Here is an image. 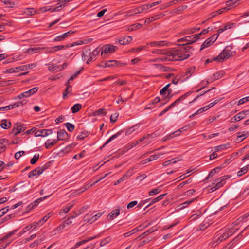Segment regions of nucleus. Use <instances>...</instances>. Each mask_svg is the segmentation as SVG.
<instances>
[{
	"mask_svg": "<svg viewBox=\"0 0 249 249\" xmlns=\"http://www.w3.org/2000/svg\"><path fill=\"white\" fill-rule=\"evenodd\" d=\"M189 47L184 46L168 49H155L153 53L163 55L161 59L164 61H182L189 57Z\"/></svg>",
	"mask_w": 249,
	"mask_h": 249,
	"instance_id": "f257e3e1",
	"label": "nucleus"
},
{
	"mask_svg": "<svg viewBox=\"0 0 249 249\" xmlns=\"http://www.w3.org/2000/svg\"><path fill=\"white\" fill-rule=\"evenodd\" d=\"M193 91H190L189 92H186L184 94L181 96L179 98L177 99L175 101L171 104L168 107H167L165 109L162 110L159 114V116H161L166 112H167L169 109H171L173 107H174L176 105L178 104L180 101L184 100L186 97L189 96L192 93H193Z\"/></svg>",
	"mask_w": 249,
	"mask_h": 249,
	"instance_id": "f03ea898",
	"label": "nucleus"
},
{
	"mask_svg": "<svg viewBox=\"0 0 249 249\" xmlns=\"http://www.w3.org/2000/svg\"><path fill=\"white\" fill-rule=\"evenodd\" d=\"M226 178L224 176L219 178L213 182L212 184L209 186V191L213 192L221 187L223 186L225 183Z\"/></svg>",
	"mask_w": 249,
	"mask_h": 249,
	"instance_id": "7ed1b4c3",
	"label": "nucleus"
},
{
	"mask_svg": "<svg viewBox=\"0 0 249 249\" xmlns=\"http://www.w3.org/2000/svg\"><path fill=\"white\" fill-rule=\"evenodd\" d=\"M118 49L117 46L111 44H106L101 48V56L104 58L107 54H112Z\"/></svg>",
	"mask_w": 249,
	"mask_h": 249,
	"instance_id": "20e7f679",
	"label": "nucleus"
},
{
	"mask_svg": "<svg viewBox=\"0 0 249 249\" xmlns=\"http://www.w3.org/2000/svg\"><path fill=\"white\" fill-rule=\"evenodd\" d=\"M187 38L188 39V42L187 43H182V44H178L177 47H180L181 46H184L185 47H188L189 48L188 50H187V51H189L190 52L189 54V57L190 56L191 54L192 53V47L190 46H189V44H192L195 42H196L197 40L199 39V37L197 36L196 35H192V36H187Z\"/></svg>",
	"mask_w": 249,
	"mask_h": 249,
	"instance_id": "39448f33",
	"label": "nucleus"
},
{
	"mask_svg": "<svg viewBox=\"0 0 249 249\" xmlns=\"http://www.w3.org/2000/svg\"><path fill=\"white\" fill-rule=\"evenodd\" d=\"M229 237V233L227 232H220L218 233L213 239L212 246H216L222 241L225 240Z\"/></svg>",
	"mask_w": 249,
	"mask_h": 249,
	"instance_id": "423d86ee",
	"label": "nucleus"
},
{
	"mask_svg": "<svg viewBox=\"0 0 249 249\" xmlns=\"http://www.w3.org/2000/svg\"><path fill=\"white\" fill-rule=\"evenodd\" d=\"M230 52V50L226 48L217 56L215 57L214 60L218 62H222L225 59H228L231 56Z\"/></svg>",
	"mask_w": 249,
	"mask_h": 249,
	"instance_id": "0eeeda50",
	"label": "nucleus"
},
{
	"mask_svg": "<svg viewBox=\"0 0 249 249\" xmlns=\"http://www.w3.org/2000/svg\"><path fill=\"white\" fill-rule=\"evenodd\" d=\"M218 37V34H214L211 37L207 38L201 45L200 51L211 45L215 41Z\"/></svg>",
	"mask_w": 249,
	"mask_h": 249,
	"instance_id": "6e6552de",
	"label": "nucleus"
},
{
	"mask_svg": "<svg viewBox=\"0 0 249 249\" xmlns=\"http://www.w3.org/2000/svg\"><path fill=\"white\" fill-rule=\"evenodd\" d=\"M101 51V48L100 47H97L95 49L91 51L90 50V56L89 58L87 59V61L86 62L87 64H89L92 61L94 60L95 57L99 55L100 52Z\"/></svg>",
	"mask_w": 249,
	"mask_h": 249,
	"instance_id": "1a4fd4ad",
	"label": "nucleus"
},
{
	"mask_svg": "<svg viewBox=\"0 0 249 249\" xmlns=\"http://www.w3.org/2000/svg\"><path fill=\"white\" fill-rule=\"evenodd\" d=\"M52 133V129H39L35 133V136L44 137Z\"/></svg>",
	"mask_w": 249,
	"mask_h": 249,
	"instance_id": "9d476101",
	"label": "nucleus"
},
{
	"mask_svg": "<svg viewBox=\"0 0 249 249\" xmlns=\"http://www.w3.org/2000/svg\"><path fill=\"white\" fill-rule=\"evenodd\" d=\"M57 133L58 141H66L69 139V135L65 130L61 129L58 131Z\"/></svg>",
	"mask_w": 249,
	"mask_h": 249,
	"instance_id": "9b49d317",
	"label": "nucleus"
},
{
	"mask_svg": "<svg viewBox=\"0 0 249 249\" xmlns=\"http://www.w3.org/2000/svg\"><path fill=\"white\" fill-rule=\"evenodd\" d=\"M146 7V6H144V5H142L139 7L138 8H137L136 9H134L133 10H134L135 11V13H134V14H129V13H130L132 11H129L127 12L128 14L126 15V16L128 17V16H133L134 15H136L138 13H142L143 11H144L145 10H147V8Z\"/></svg>",
	"mask_w": 249,
	"mask_h": 249,
	"instance_id": "f8f14e48",
	"label": "nucleus"
},
{
	"mask_svg": "<svg viewBox=\"0 0 249 249\" xmlns=\"http://www.w3.org/2000/svg\"><path fill=\"white\" fill-rule=\"evenodd\" d=\"M132 40V37L130 36H124L123 38H120L118 39V43L122 45L129 44Z\"/></svg>",
	"mask_w": 249,
	"mask_h": 249,
	"instance_id": "ddd939ff",
	"label": "nucleus"
},
{
	"mask_svg": "<svg viewBox=\"0 0 249 249\" xmlns=\"http://www.w3.org/2000/svg\"><path fill=\"white\" fill-rule=\"evenodd\" d=\"M8 142L9 140L7 139H0V153H2L5 151Z\"/></svg>",
	"mask_w": 249,
	"mask_h": 249,
	"instance_id": "4468645a",
	"label": "nucleus"
},
{
	"mask_svg": "<svg viewBox=\"0 0 249 249\" xmlns=\"http://www.w3.org/2000/svg\"><path fill=\"white\" fill-rule=\"evenodd\" d=\"M82 59L83 60L87 61L90 56V49L89 47L86 48L81 53Z\"/></svg>",
	"mask_w": 249,
	"mask_h": 249,
	"instance_id": "2eb2a0df",
	"label": "nucleus"
},
{
	"mask_svg": "<svg viewBox=\"0 0 249 249\" xmlns=\"http://www.w3.org/2000/svg\"><path fill=\"white\" fill-rule=\"evenodd\" d=\"M43 172V169H41V167H38L35 169L28 173V178H31L36 175H39Z\"/></svg>",
	"mask_w": 249,
	"mask_h": 249,
	"instance_id": "dca6fc26",
	"label": "nucleus"
},
{
	"mask_svg": "<svg viewBox=\"0 0 249 249\" xmlns=\"http://www.w3.org/2000/svg\"><path fill=\"white\" fill-rule=\"evenodd\" d=\"M74 33V32H72L71 31H70L67 33H64L61 36H57L55 39H54V41H61L68 36H70L71 35Z\"/></svg>",
	"mask_w": 249,
	"mask_h": 249,
	"instance_id": "f3484780",
	"label": "nucleus"
},
{
	"mask_svg": "<svg viewBox=\"0 0 249 249\" xmlns=\"http://www.w3.org/2000/svg\"><path fill=\"white\" fill-rule=\"evenodd\" d=\"M147 45H151L153 47H160L164 46L166 45V41H159L151 42L147 43Z\"/></svg>",
	"mask_w": 249,
	"mask_h": 249,
	"instance_id": "a211bd4d",
	"label": "nucleus"
},
{
	"mask_svg": "<svg viewBox=\"0 0 249 249\" xmlns=\"http://www.w3.org/2000/svg\"><path fill=\"white\" fill-rule=\"evenodd\" d=\"M166 195V194H161V195L159 196L158 197L153 199L152 200V201L150 202V203L147 206H146L145 207V208L144 209V210H145L146 208H148V207H149L150 205H152L153 204H154L156 202H157L159 201L160 200H162Z\"/></svg>",
	"mask_w": 249,
	"mask_h": 249,
	"instance_id": "6ab92c4d",
	"label": "nucleus"
},
{
	"mask_svg": "<svg viewBox=\"0 0 249 249\" xmlns=\"http://www.w3.org/2000/svg\"><path fill=\"white\" fill-rule=\"evenodd\" d=\"M120 214L119 209H115L109 213L107 218L109 220H111Z\"/></svg>",
	"mask_w": 249,
	"mask_h": 249,
	"instance_id": "aec40b11",
	"label": "nucleus"
},
{
	"mask_svg": "<svg viewBox=\"0 0 249 249\" xmlns=\"http://www.w3.org/2000/svg\"><path fill=\"white\" fill-rule=\"evenodd\" d=\"M58 141L57 139L53 140L51 141L50 140H48L45 143V146L46 149H50L52 146L56 144L58 142Z\"/></svg>",
	"mask_w": 249,
	"mask_h": 249,
	"instance_id": "412c9836",
	"label": "nucleus"
},
{
	"mask_svg": "<svg viewBox=\"0 0 249 249\" xmlns=\"http://www.w3.org/2000/svg\"><path fill=\"white\" fill-rule=\"evenodd\" d=\"M249 113V110H243L237 114L235 116L237 119L238 120V121H240L244 119L246 115L248 114Z\"/></svg>",
	"mask_w": 249,
	"mask_h": 249,
	"instance_id": "4be33fe9",
	"label": "nucleus"
},
{
	"mask_svg": "<svg viewBox=\"0 0 249 249\" xmlns=\"http://www.w3.org/2000/svg\"><path fill=\"white\" fill-rule=\"evenodd\" d=\"M38 90V87H34L32 89H30V90L24 92L25 95H26V98L34 94Z\"/></svg>",
	"mask_w": 249,
	"mask_h": 249,
	"instance_id": "5701e85b",
	"label": "nucleus"
},
{
	"mask_svg": "<svg viewBox=\"0 0 249 249\" xmlns=\"http://www.w3.org/2000/svg\"><path fill=\"white\" fill-rule=\"evenodd\" d=\"M140 126V124H137L127 129L125 132V135H128L131 134Z\"/></svg>",
	"mask_w": 249,
	"mask_h": 249,
	"instance_id": "b1692460",
	"label": "nucleus"
},
{
	"mask_svg": "<svg viewBox=\"0 0 249 249\" xmlns=\"http://www.w3.org/2000/svg\"><path fill=\"white\" fill-rule=\"evenodd\" d=\"M123 132V130H121L118 131L117 133L111 136L106 142V143L104 144V146L107 144L109 142H110L112 140H114L115 138H117L118 136H119L120 135L122 134V133Z\"/></svg>",
	"mask_w": 249,
	"mask_h": 249,
	"instance_id": "393cba45",
	"label": "nucleus"
},
{
	"mask_svg": "<svg viewBox=\"0 0 249 249\" xmlns=\"http://www.w3.org/2000/svg\"><path fill=\"white\" fill-rule=\"evenodd\" d=\"M60 65H52L48 67V70L50 71L56 72L60 71Z\"/></svg>",
	"mask_w": 249,
	"mask_h": 249,
	"instance_id": "a878e982",
	"label": "nucleus"
},
{
	"mask_svg": "<svg viewBox=\"0 0 249 249\" xmlns=\"http://www.w3.org/2000/svg\"><path fill=\"white\" fill-rule=\"evenodd\" d=\"M42 48L39 47H34L29 48L27 52L30 54H34L36 53L39 52Z\"/></svg>",
	"mask_w": 249,
	"mask_h": 249,
	"instance_id": "bb28decb",
	"label": "nucleus"
},
{
	"mask_svg": "<svg viewBox=\"0 0 249 249\" xmlns=\"http://www.w3.org/2000/svg\"><path fill=\"white\" fill-rule=\"evenodd\" d=\"M11 125V123L9 121H7L6 120L4 119L1 121L0 126L4 129H7L9 128Z\"/></svg>",
	"mask_w": 249,
	"mask_h": 249,
	"instance_id": "cd10ccee",
	"label": "nucleus"
},
{
	"mask_svg": "<svg viewBox=\"0 0 249 249\" xmlns=\"http://www.w3.org/2000/svg\"><path fill=\"white\" fill-rule=\"evenodd\" d=\"M195 70L196 68L195 67H191L187 68L185 73L187 77H190L195 72Z\"/></svg>",
	"mask_w": 249,
	"mask_h": 249,
	"instance_id": "c85d7f7f",
	"label": "nucleus"
},
{
	"mask_svg": "<svg viewBox=\"0 0 249 249\" xmlns=\"http://www.w3.org/2000/svg\"><path fill=\"white\" fill-rule=\"evenodd\" d=\"M82 108V105L80 104H76L71 108L72 113H75Z\"/></svg>",
	"mask_w": 249,
	"mask_h": 249,
	"instance_id": "c756f323",
	"label": "nucleus"
},
{
	"mask_svg": "<svg viewBox=\"0 0 249 249\" xmlns=\"http://www.w3.org/2000/svg\"><path fill=\"white\" fill-rule=\"evenodd\" d=\"M107 113L106 110L104 108H100L93 113V115L95 116H99L101 115H105Z\"/></svg>",
	"mask_w": 249,
	"mask_h": 249,
	"instance_id": "7c9ffc66",
	"label": "nucleus"
},
{
	"mask_svg": "<svg viewBox=\"0 0 249 249\" xmlns=\"http://www.w3.org/2000/svg\"><path fill=\"white\" fill-rule=\"evenodd\" d=\"M18 231L17 229H15L13 230V231L10 232L8 234H7L6 235L3 237V238L0 239V244L2 242H3L4 240L8 239V238L11 237L12 235L15 234V233Z\"/></svg>",
	"mask_w": 249,
	"mask_h": 249,
	"instance_id": "2f4dec72",
	"label": "nucleus"
},
{
	"mask_svg": "<svg viewBox=\"0 0 249 249\" xmlns=\"http://www.w3.org/2000/svg\"><path fill=\"white\" fill-rule=\"evenodd\" d=\"M240 0H231L227 1L226 2V5L227 6V7H233V6H236V5L238 4V2Z\"/></svg>",
	"mask_w": 249,
	"mask_h": 249,
	"instance_id": "473e14b6",
	"label": "nucleus"
},
{
	"mask_svg": "<svg viewBox=\"0 0 249 249\" xmlns=\"http://www.w3.org/2000/svg\"><path fill=\"white\" fill-rule=\"evenodd\" d=\"M24 13L28 16H32L36 13V11L33 8H28L25 9Z\"/></svg>",
	"mask_w": 249,
	"mask_h": 249,
	"instance_id": "72a5a7b5",
	"label": "nucleus"
},
{
	"mask_svg": "<svg viewBox=\"0 0 249 249\" xmlns=\"http://www.w3.org/2000/svg\"><path fill=\"white\" fill-rule=\"evenodd\" d=\"M249 194V187L245 188L244 190L240 194L238 197L240 198H244Z\"/></svg>",
	"mask_w": 249,
	"mask_h": 249,
	"instance_id": "f704fd0d",
	"label": "nucleus"
},
{
	"mask_svg": "<svg viewBox=\"0 0 249 249\" xmlns=\"http://www.w3.org/2000/svg\"><path fill=\"white\" fill-rule=\"evenodd\" d=\"M142 25L140 23H136L130 26L128 30L129 31H133L134 30L140 29L142 27Z\"/></svg>",
	"mask_w": 249,
	"mask_h": 249,
	"instance_id": "c9c22d12",
	"label": "nucleus"
},
{
	"mask_svg": "<svg viewBox=\"0 0 249 249\" xmlns=\"http://www.w3.org/2000/svg\"><path fill=\"white\" fill-rule=\"evenodd\" d=\"M52 215L51 213H49L46 215H45L43 217L41 218L37 223H39V226L42 225L44 222H46Z\"/></svg>",
	"mask_w": 249,
	"mask_h": 249,
	"instance_id": "e433bc0d",
	"label": "nucleus"
},
{
	"mask_svg": "<svg viewBox=\"0 0 249 249\" xmlns=\"http://www.w3.org/2000/svg\"><path fill=\"white\" fill-rule=\"evenodd\" d=\"M21 126H22V123H17L14 124L12 131V133H13L14 136H15V132H16V131L19 130Z\"/></svg>",
	"mask_w": 249,
	"mask_h": 249,
	"instance_id": "4c0bfd02",
	"label": "nucleus"
},
{
	"mask_svg": "<svg viewBox=\"0 0 249 249\" xmlns=\"http://www.w3.org/2000/svg\"><path fill=\"white\" fill-rule=\"evenodd\" d=\"M242 132L238 133V135L237 136V141L238 142H241L243 141L245 138L247 137L248 133H246V134H241Z\"/></svg>",
	"mask_w": 249,
	"mask_h": 249,
	"instance_id": "58836bf2",
	"label": "nucleus"
},
{
	"mask_svg": "<svg viewBox=\"0 0 249 249\" xmlns=\"http://www.w3.org/2000/svg\"><path fill=\"white\" fill-rule=\"evenodd\" d=\"M170 83L167 84L160 90V93L161 95L163 96V98H164L165 95L166 94V92L168 91V88L170 87Z\"/></svg>",
	"mask_w": 249,
	"mask_h": 249,
	"instance_id": "ea45409f",
	"label": "nucleus"
},
{
	"mask_svg": "<svg viewBox=\"0 0 249 249\" xmlns=\"http://www.w3.org/2000/svg\"><path fill=\"white\" fill-rule=\"evenodd\" d=\"M75 203L73 201L71 202V204H68L67 206L63 208V211L65 213H67L71 209V208L75 205Z\"/></svg>",
	"mask_w": 249,
	"mask_h": 249,
	"instance_id": "a19ab883",
	"label": "nucleus"
},
{
	"mask_svg": "<svg viewBox=\"0 0 249 249\" xmlns=\"http://www.w3.org/2000/svg\"><path fill=\"white\" fill-rule=\"evenodd\" d=\"M249 168V165H247L246 166L242 168L237 173L238 176H241L244 174L246 173Z\"/></svg>",
	"mask_w": 249,
	"mask_h": 249,
	"instance_id": "79ce46f5",
	"label": "nucleus"
},
{
	"mask_svg": "<svg viewBox=\"0 0 249 249\" xmlns=\"http://www.w3.org/2000/svg\"><path fill=\"white\" fill-rule=\"evenodd\" d=\"M177 161L176 160V158H173L164 162L162 164V165L163 166H167L171 164H174L176 163Z\"/></svg>",
	"mask_w": 249,
	"mask_h": 249,
	"instance_id": "37998d69",
	"label": "nucleus"
},
{
	"mask_svg": "<svg viewBox=\"0 0 249 249\" xmlns=\"http://www.w3.org/2000/svg\"><path fill=\"white\" fill-rule=\"evenodd\" d=\"M39 158V154H36L34 155V157L30 160V163L31 164H35Z\"/></svg>",
	"mask_w": 249,
	"mask_h": 249,
	"instance_id": "c03bdc74",
	"label": "nucleus"
},
{
	"mask_svg": "<svg viewBox=\"0 0 249 249\" xmlns=\"http://www.w3.org/2000/svg\"><path fill=\"white\" fill-rule=\"evenodd\" d=\"M172 92V90L171 89L168 88V91L166 92V94L165 95V97L164 98V100H166V102H168L169 101V100L172 97V96H170L171 93Z\"/></svg>",
	"mask_w": 249,
	"mask_h": 249,
	"instance_id": "a18cd8bd",
	"label": "nucleus"
},
{
	"mask_svg": "<svg viewBox=\"0 0 249 249\" xmlns=\"http://www.w3.org/2000/svg\"><path fill=\"white\" fill-rule=\"evenodd\" d=\"M223 75H224V72H223V71L217 72L213 74V80H218L219 78L223 77Z\"/></svg>",
	"mask_w": 249,
	"mask_h": 249,
	"instance_id": "49530a36",
	"label": "nucleus"
},
{
	"mask_svg": "<svg viewBox=\"0 0 249 249\" xmlns=\"http://www.w3.org/2000/svg\"><path fill=\"white\" fill-rule=\"evenodd\" d=\"M65 125L67 127V129L71 132L74 130L75 128L74 125L70 123H65Z\"/></svg>",
	"mask_w": 249,
	"mask_h": 249,
	"instance_id": "de8ad7c7",
	"label": "nucleus"
},
{
	"mask_svg": "<svg viewBox=\"0 0 249 249\" xmlns=\"http://www.w3.org/2000/svg\"><path fill=\"white\" fill-rule=\"evenodd\" d=\"M83 70H84V68H81L79 71H76V72H75V73L70 78V79L69 80V81L73 80L75 78H76V77L80 73H81V72L83 71Z\"/></svg>",
	"mask_w": 249,
	"mask_h": 249,
	"instance_id": "09e8293b",
	"label": "nucleus"
},
{
	"mask_svg": "<svg viewBox=\"0 0 249 249\" xmlns=\"http://www.w3.org/2000/svg\"><path fill=\"white\" fill-rule=\"evenodd\" d=\"M103 214V213H98L92 215L91 218V222H94L97 219H98L100 217H101Z\"/></svg>",
	"mask_w": 249,
	"mask_h": 249,
	"instance_id": "8fccbe9b",
	"label": "nucleus"
},
{
	"mask_svg": "<svg viewBox=\"0 0 249 249\" xmlns=\"http://www.w3.org/2000/svg\"><path fill=\"white\" fill-rule=\"evenodd\" d=\"M2 2L5 4L8 5L9 7H13L15 4L11 0H2Z\"/></svg>",
	"mask_w": 249,
	"mask_h": 249,
	"instance_id": "3c124183",
	"label": "nucleus"
},
{
	"mask_svg": "<svg viewBox=\"0 0 249 249\" xmlns=\"http://www.w3.org/2000/svg\"><path fill=\"white\" fill-rule=\"evenodd\" d=\"M49 196H45L44 197H40V198L36 199V201H35L34 202L32 203L34 204V207H36L39 204V202L42 201L43 200L46 199V198L48 197Z\"/></svg>",
	"mask_w": 249,
	"mask_h": 249,
	"instance_id": "603ef678",
	"label": "nucleus"
},
{
	"mask_svg": "<svg viewBox=\"0 0 249 249\" xmlns=\"http://www.w3.org/2000/svg\"><path fill=\"white\" fill-rule=\"evenodd\" d=\"M235 25V23H232V22H228L227 24H226L224 26V29L226 30H227V29H231L232 28V27H233Z\"/></svg>",
	"mask_w": 249,
	"mask_h": 249,
	"instance_id": "864d4df0",
	"label": "nucleus"
},
{
	"mask_svg": "<svg viewBox=\"0 0 249 249\" xmlns=\"http://www.w3.org/2000/svg\"><path fill=\"white\" fill-rule=\"evenodd\" d=\"M81 214H82L81 213H80V212H79V211H78V212H74L72 214H71L68 218V220H70L71 219H73L75 217L79 216V215H80Z\"/></svg>",
	"mask_w": 249,
	"mask_h": 249,
	"instance_id": "5fc2aeb1",
	"label": "nucleus"
},
{
	"mask_svg": "<svg viewBox=\"0 0 249 249\" xmlns=\"http://www.w3.org/2000/svg\"><path fill=\"white\" fill-rule=\"evenodd\" d=\"M30 66L27 65H22L19 67H17L16 69L18 70V71H23L29 70Z\"/></svg>",
	"mask_w": 249,
	"mask_h": 249,
	"instance_id": "6e6d98bb",
	"label": "nucleus"
},
{
	"mask_svg": "<svg viewBox=\"0 0 249 249\" xmlns=\"http://www.w3.org/2000/svg\"><path fill=\"white\" fill-rule=\"evenodd\" d=\"M160 191L161 190L160 188H157L150 191L148 194L149 196H152L158 194Z\"/></svg>",
	"mask_w": 249,
	"mask_h": 249,
	"instance_id": "4d7b16f0",
	"label": "nucleus"
},
{
	"mask_svg": "<svg viewBox=\"0 0 249 249\" xmlns=\"http://www.w3.org/2000/svg\"><path fill=\"white\" fill-rule=\"evenodd\" d=\"M85 153H86V152L85 150H83L81 152V153H80L78 155H75L73 157V159H77L78 158H83L85 156Z\"/></svg>",
	"mask_w": 249,
	"mask_h": 249,
	"instance_id": "13d9d810",
	"label": "nucleus"
},
{
	"mask_svg": "<svg viewBox=\"0 0 249 249\" xmlns=\"http://www.w3.org/2000/svg\"><path fill=\"white\" fill-rule=\"evenodd\" d=\"M31 229H32V226H27L26 227L22 229V230L20 232V233H19V236H21L22 234H23L24 233H25L26 232H27V231L30 230Z\"/></svg>",
	"mask_w": 249,
	"mask_h": 249,
	"instance_id": "bf43d9fd",
	"label": "nucleus"
},
{
	"mask_svg": "<svg viewBox=\"0 0 249 249\" xmlns=\"http://www.w3.org/2000/svg\"><path fill=\"white\" fill-rule=\"evenodd\" d=\"M160 154H154L151 155L149 158H147V161H151L154 160H157Z\"/></svg>",
	"mask_w": 249,
	"mask_h": 249,
	"instance_id": "052dcab7",
	"label": "nucleus"
},
{
	"mask_svg": "<svg viewBox=\"0 0 249 249\" xmlns=\"http://www.w3.org/2000/svg\"><path fill=\"white\" fill-rule=\"evenodd\" d=\"M134 173L133 170V169H130L127 171V172L124 175L125 178H129L130 177H131Z\"/></svg>",
	"mask_w": 249,
	"mask_h": 249,
	"instance_id": "680f3d73",
	"label": "nucleus"
},
{
	"mask_svg": "<svg viewBox=\"0 0 249 249\" xmlns=\"http://www.w3.org/2000/svg\"><path fill=\"white\" fill-rule=\"evenodd\" d=\"M26 127L25 126V125L22 124V126L20 127V129L16 131V132H15V136L17 135L20 133L24 132L26 130Z\"/></svg>",
	"mask_w": 249,
	"mask_h": 249,
	"instance_id": "e2e57ef3",
	"label": "nucleus"
},
{
	"mask_svg": "<svg viewBox=\"0 0 249 249\" xmlns=\"http://www.w3.org/2000/svg\"><path fill=\"white\" fill-rule=\"evenodd\" d=\"M69 47V46L58 45V46H55L53 47L54 52H56V51H57L60 50L65 49Z\"/></svg>",
	"mask_w": 249,
	"mask_h": 249,
	"instance_id": "0e129e2a",
	"label": "nucleus"
},
{
	"mask_svg": "<svg viewBox=\"0 0 249 249\" xmlns=\"http://www.w3.org/2000/svg\"><path fill=\"white\" fill-rule=\"evenodd\" d=\"M118 117V114L114 113L112 114L110 116V120L112 123H115L117 121V118Z\"/></svg>",
	"mask_w": 249,
	"mask_h": 249,
	"instance_id": "69168bd1",
	"label": "nucleus"
},
{
	"mask_svg": "<svg viewBox=\"0 0 249 249\" xmlns=\"http://www.w3.org/2000/svg\"><path fill=\"white\" fill-rule=\"evenodd\" d=\"M248 101H249V96L244 97V98L240 99L238 103V105H242L243 104L245 103L246 102H247Z\"/></svg>",
	"mask_w": 249,
	"mask_h": 249,
	"instance_id": "338daca9",
	"label": "nucleus"
},
{
	"mask_svg": "<svg viewBox=\"0 0 249 249\" xmlns=\"http://www.w3.org/2000/svg\"><path fill=\"white\" fill-rule=\"evenodd\" d=\"M36 234H32L29 238H25L23 240V243L24 244L27 243L29 241L34 239L36 236Z\"/></svg>",
	"mask_w": 249,
	"mask_h": 249,
	"instance_id": "774afa93",
	"label": "nucleus"
}]
</instances>
